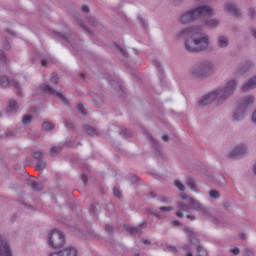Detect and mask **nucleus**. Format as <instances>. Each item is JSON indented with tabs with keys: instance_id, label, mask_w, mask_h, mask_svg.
Here are the masks:
<instances>
[{
	"instance_id": "f257e3e1",
	"label": "nucleus",
	"mask_w": 256,
	"mask_h": 256,
	"mask_svg": "<svg viewBox=\"0 0 256 256\" xmlns=\"http://www.w3.org/2000/svg\"><path fill=\"white\" fill-rule=\"evenodd\" d=\"M179 37H187L185 49L188 53H199L209 48V38L201 28L193 27L182 30Z\"/></svg>"
},
{
	"instance_id": "f03ea898",
	"label": "nucleus",
	"mask_w": 256,
	"mask_h": 256,
	"mask_svg": "<svg viewBox=\"0 0 256 256\" xmlns=\"http://www.w3.org/2000/svg\"><path fill=\"white\" fill-rule=\"evenodd\" d=\"M235 87H237V82L235 80H230L227 82L226 86L222 89L216 90L202 98L199 102L200 107H207L213 101H218V103H223L226 99H229L231 95L235 92Z\"/></svg>"
},
{
	"instance_id": "7ed1b4c3",
	"label": "nucleus",
	"mask_w": 256,
	"mask_h": 256,
	"mask_svg": "<svg viewBox=\"0 0 256 256\" xmlns=\"http://www.w3.org/2000/svg\"><path fill=\"white\" fill-rule=\"evenodd\" d=\"M211 15H213V10L211 7L199 6L196 9H192L184 13L180 17V23L187 25V23H193V21H197V19H201V17H211Z\"/></svg>"
},
{
	"instance_id": "20e7f679",
	"label": "nucleus",
	"mask_w": 256,
	"mask_h": 256,
	"mask_svg": "<svg viewBox=\"0 0 256 256\" xmlns=\"http://www.w3.org/2000/svg\"><path fill=\"white\" fill-rule=\"evenodd\" d=\"M180 199H182L183 201H187L188 206L178 203V207L180 210L176 212V217H179L180 219L183 218V213H187L189 209L205 213V208H203L201 203L193 198L187 197V194L180 195Z\"/></svg>"
},
{
	"instance_id": "39448f33",
	"label": "nucleus",
	"mask_w": 256,
	"mask_h": 256,
	"mask_svg": "<svg viewBox=\"0 0 256 256\" xmlns=\"http://www.w3.org/2000/svg\"><path fill=\"white\" fill-rule=\"evenodd\" d=\"M49 245L52 249H61L65 245V235L58 229L49 234Z\"/></svg>"
},
{
	"instance_id": "423d86ee",
	"label": "nucleus",
	"mask_w": 256,
	"mask_h": 256,
	"mask_svg": "<svg viewBox=\"0 0 256 256\" xmlns=\"http://www.w3.org/2000/svg\"><path fill=\"white\" fill-rule=\"evenodd\" d=\"M255 103V99L252 96H247L246 98L240 101V107L237 109L236 113L233 116L234 121H241L245 116V109Z\"/></svg>"
},
{
	"instance_id": "0eeeda50",
	"label": "nucleus",
	"mask_w": 256,
	"mask_h": 256,
	"mask_svg": "<svg viewBox=\"0 0 256 256\" xmlns=\"http://www.w3.org/2000/svg\"><path fill=\"white\" fill-rule=\"evenodd\" d=\"M40 89L43 93H48V95H55L58 97V99H60L62 101V103H64V105H67V98H65V96H63V94L61 92H57L55 90H53V88H51V86L44 84L42 86H40Z\"/></svg>"
},
{
	"instance_id": "6e6552de",
	"label": "nucleus",
	"mask_w": 256,
	"mask_h": 256,
	"mask_svg": "<svg viewBox=\"0 0 256 256\" xmlns=\"http://www.w3.org/2000/svg\"><path fill=\"white\" fill-rule=\"evenodd\" d=\"M0 256H13L9 244L0 236Z\"/></svg>"
},
{
	"instance_id": "1a4fd4ad",
	"label": "nucleus",
	"mask_w": 256,
	"mask_h": 256,
	"mask_svg": "<svg viewBox=\"0 0 256 256\" xmlns=\"http://www.w3.org/2000/svg\"><path fill=\"white\" fill-rule=\"evenodd\" d=\"M247 148L245 146H238L229 154L230 159H239L241 155H245Z\"/></svg>"
},
{
	"instance_id": "9d476101",
	"label": "nucleus",
	"mask_w": 256,
	"mask_h": 256,
	"mask_svg": "<svg viewBox=\"0 0 256 256\" xmlns=\"http://www.w3.org/2000/svg\"><path fill=\"white\" fill-rule=\"evenodd\" d=\"M0 86L1 87H9V86H12V87H15V89H17L18 93L19 92V83L15 82V81H9V78L3 76L0 78Z\"/></svg>"
},
{
	"instance_id": "9b49d317",
	"label": "nucleus",
	"mask_w": 256,
	"mask_h": 256,
	"mask_svg": "<svg viewBox=\"0 0 256 256\" xmlns=\"http://www.w3.org/2000/svg\"><path fill=\"white\" fill-rule=\"evenodd\" d=\"M211 73V66H200L197 72H193L195 77H205Z\"/></svg>"
},
{
	"instance_id": "f8f14e48",
	"label": "nucleus",
	"mask_w": 256,
	"mask_h": 256,
	"mask_svg": "<svg viewBox=\"0 0 256 256\" xmlns=\"http://www.w3.org/2000/svg\"><path fill=\"white\" fill-rule=\"evenodd\" d=\"M225 11H227L228 13H232V15H235V17H239L240 15L239 9H237V6H235V4H232V3H227L225 5Z\"/></svg>"
},
{
	"instance_id": "ddd939ff",
	"label": "nucleus",
	"mask_w": 256,
	"mask_h": 256,
	"mask_svg": "<svg viewBox=\"0 0 256 256\" xmlns=\"http://www.w3.org/2000/svg\"><path fill=\"white\" fill-rule=\"evenodd\" d=\"M256 87V77L251 78L246 84L242 86V92L249 91V89H255Z\"/></svg>"
},
{
	"instance_id": "4468645a",
	"label": "nucleus",
	"mask_w": 256,
	"mask_h": 256,
	"mask_svg": "<svg viewBox=\"0 0 256 256\" xmlns=\"http://www.w3.org/2000/svg\"><path fill=\"white\" fill-rule=\"evenodd\" d=\"M145 227V224L139 226V228L135 227H126V231H129L130 235H135L137 233H141V228Z\"/></svg>"
},
{
	"instance_id": "2eb2a0df",
	"label": "nucleus",
	"mask_w": 256,
	"mask_h": 256,
	"mask_svg": "<svg viewBox=\"0 0 256 256\" xmlns=\"http://www.w3.org/2000/svg\"><path fill=\"white\" fill-rule=\"evenodd\" d=\"M19 109V104L15 100H12L9 102L8 105V113H11V111H17Z\"/></svg>"
},
{
	"instance_id": "dca6fc26",
	"label": "nucleus",
	"mask_w": 256,
	"mask_h": 256,
	"mask_svg": "<svg viewBox=\"0 0 256 256\" xmlns=\"http://www.w3.org/2000/svg\"><path fill=\"white\" fill-rule=\"evenodd\" d=\"M229 45V40L223 36L218 38V47H227Z\"/></svg>"
},
{
	"instance_id": "f3484780",
	"label": "nucleus",
	"mask_w": 256,
	"mask_h": 256,
	"mask_svg": "<svg viewBox=\"0 0 256 256\" xmlns=\"http://www.w3.org/2000/svg\"><path fill=\"white\" fill-rule=\"evenodd\" d=\"M42 129L44 131H53V129H55V125H53L51 122H44L42 124Z\"/></svg>"
},
{
	"instance_id": "a211bd4d",
	"label": "nucleus",
	"mask_w": 256,
	"mask_h": 256,
	"mask_svg": "<svg viewBox=\"0 0 256 256\" xmlns=\"http://www.w3.org/2000/svg\"><path fill=\"white\" fill-rule=\"evenodd\" d=\"M62 150L63 148H61V146H54L50 148V155L54 157L55 155H57V153H61Z\"/></svg>"
},
{
	"instance_id": "6ab92c4d",
	"label": "nucleus",
	"mask_w": 256,
	"mask_h": 256,
	"mask_svg": "<svg viewBox=\"0 0 256 256\" xmlns=\"http://www.w3.org/2000/svg\"><path fill=\"white\" fill-rule=\"evenodd\" d=\"M47 167V162L39 161L36 165V171H43Z\"/></svg>"
},
{
	"instance_id": "aec40b11",
	"label": "nucleus",
	"mask_w": 256,
	"mask_h": 256,
	"mask_svg": "<svg viewBox=\"0 0 256 256\" xmlns=\"http://www.w3.org/2000/svg\"><path fill=\"white\" fill-rule=\"evenodd\" d=\"M32 189L34 191H43V185H41L39 182H32Z\"/></svg>"
},
{
	"instance_id": "412c9836",
	"label": "nucleus",
	"mask_w": 256,
	"mask_h": 256,
	"mask_svg": "<svg viewBox=\"0 0 256 256\" xmlns=\"http://www.w3.org/2000/svg\"><path fill=\"white\" fill-rule=\"evenodd\" d=\"M31 121H33V117H31L30 115H26L22 118L23 125H29Z\"/></svg>"
},
{
	"instance_id": "4be33fe9",
	"label": "nucleus",
	"mask_w": 256,
	"mask_h": 256,
	"mask_svg": "<svg viewBox=\"0 0 256 256\" xmlns=\"http://www.w3.org/2000/svg\"><path fill=\"white\" fill-rule=\"evenodd\" d=\"M206 27H217L219 25V21L217 20H210L205 23Z\"/></svg>"
},
{
	"instance_id": "5701e85b",
	"label": "nucleus",
	"mask_w": 256,
	"mask_h": 256,
	"mask_svg": "<svg viewBox=\"0 0 256 256\" xmlns=\"http://www.w3.org/2000/svg\"><path fill=\"white\" fill-rule=\"evenodd\" d=\"M50 82L53 83V85H57L59 83V76H57V74L53 73L51 75Z\"/></svg>"
},
{
	"instance_id": "b1692460",
	"label": "nucleus",
	"mask_w": 256,
	"mask_h": 256,
	"mask_svg": "<svg viewBox=\"0 0 256 256\" xmlns=\"http://www.w3.org/2000/svg\"><path fill=\"white\" fill-rule=\"evenodd\" d=\"M174 185L175 187H177V189H179V191H185V186L183 185V183H181V181L176 180Z\"/></svg>"
},
{
	"instance_id": "393cba45",
	"label": "nucleus",
	"mask_w": 256,
	"mask_h": 256,
	"mask_svg": "<svg viewBox=\"0 0 256 256\" xmlns=\"http://www.w3.org/2000/svg\"><path fill=\"white\" fill-rule=\"evenodd\" d=\"M77 111L79 113H81L82 115H87V112H85V108L83 107V104L82 103H79L77 105Z\"/></svg>"
},
{
	"instance_id": "a878e982",
	"label": "nucleus",
	"mask_w": 256,
	"mask_h": 256,
	"mask_svg": "<svg viewBox=\"0 0 256 256\" xmlns=\"http://www.w3.org/2000/svg\"><path fill=\"white\" fill-rule=\"evenodd\" d=\"M160 211L162 213H169V211H173V207H171V206H162V207H160Z\"/></svg>"
},
{
	"instance_id": "bb28decb",
	"label": "nucleus",
	"mask_w": 256,
	"mask_h": 256,
	"mask_svg": "<svg viewBox=\"0 0 256 256\" xmlns=\"http://www.w3.org/2000/svg\"><path fill=\"white\" fill-rule=\"evenodd\" d=\"M33 158L38 160V161H39V159H43V152H39V151L34 152L33 153Z\"/></svg>"
},
{
	"instance_id": "cd10ccee",
	"label": "nucleus",
	"mask_w": 256,
	"mask_h": 256,
	"mask_svg": "<svg viewBox=\"0 0 256 256\" xmlns=\"http://www.w3.org/2000/svg\"><path fill=\"white\" fill-rule=\"evenodd\" d=\"M158 201L159 203H169L171 199H169V197L159 196Z\"/></svg>"
},
{
	"instance_id": "c85d7f7f",
	"label": "nucleus",
	"mask_w": 256,
	"mask_h": 256,
	"mask_svg": "<svg viewBox=\"0 0 256 256\" xmlns=\"http://www.w3.org/2000/svg\"><path fill=\"white\" fill-rule=\"evenodd\" d=\"M187 183H188V187L192 189V191H195V181L189 178Z\"/></svg>"
},
{
	"instance_id": "c756f323",
	"label": "nucleus",
	"mask_w": 256,
	"mask_h": 256,
	"mask_svg": "<svg viewBox=\"0 0 256 256\" xmlns=\"http://www.w3.org/2000/svg\"><path fill=\"white\" fill-rule=\"evenodd\" d=\"M86 131L88 132V135H97V130L87 126Z\"/></svg>"
},
{
	"instance_id": "7c9ffc66",
	"label": "nucleus",
	"mask_w": 256,
	"mask_h": 256,
	"mask_svg": "<svg viewBox=\"0 0 256 256\" xmlns=\"http://www.w3.org/2000/svg\"><path fill=\"white\" fill-rule=\"evenodd\" d=\"M209 195H210V197H212L213 199H218V197H219V192H217V191H215V190H211V191L209 192Z\"/></svg>"
},
{
	"instance_id": "2f4dec72",
	"label": "nucleus",
	"mask_w": 256,
	"mask_h": 256,
	"mask_svg": "<svg viewBox=\"0 0 256 256\" xmlns=\"http://www.w3.org/2000/svg\"><path fill=\"white\" fill-rule=\"evenodd\" d=\"M113 195H114V197H116L117 199H121V192H120L117 188H115V189L113 190Z\"/></svg>"
},
{
	"instance_id": "473e14b6",
	"label": "nucleus",
	"mask_w": 256,
	"mask_h": 256,
	"mask_svg": "<svg viewBox=\"0 0 256 256\" xmlns=\"http://www.w3.org/2000/svg\"><path fill=\"white\" fill-rule=\"evenodd\" d=\"M230 253H233V255H239V248H232Z\"/></svg>"
},
{
	"instance_id": "72a5a7b5",
	"label": "nucleus",
	"mask_w": 256,
	"mask_h": 256,
	"mask_svg": "<svg viewBox=\"0 0 256 256\" xmlns=\"http://www.w3.org/2000/svg\"><path fill=\"white\" fill-rule=\"evenodd\" d=\"M105 231H106L107 233H111V231H113V228L111 227V225L107 224V225L105 226Z\"/></svg>"
},
{
	"instance_id": "f704fd0d",
	"label": "nucleus",
	"mask_w": 256,
	"mask_h": 256,
	"mask_svg": "<svg viewBox=\"0 0 256 256\" xmlns=\"http://www.w3.org/2000/svg\"><path fill=\"white\" fill-rule=\"evenodd\" d=\"M81 9H82L83 13H89V6L84 5L81 7Z\"/></svg>"
},
{
	"instance_id": "c9c22d12",
	"label": "nucleus",
	"mask_w": 256,
	"mask_h": 256,
	"mask_svg": "<svg viewBox=\"0 0 256 256\" xmlns=\"http://www.w3.org/2000/svg\"><path fill=\"white\" fill-rule=\"evenodd\" d=\"M0 61H2V63H5V61H7V58L5 57V55L0 54Z\"/></svg>"
},
{
	"instance_id": "e433bc0d",
	"label": "nucleus",
	"mask_w": 256,
	"mask_h": 256,
	"mask_svg": "<svg viewBox=\"0 0 256 256\" xmlns=\"http://www.w3.org/2000/svg\"><path fill=\"white\" fill-rule=\"evenodd\" d=\"M172 224L174 225V227H179V225H181V223L177 220H174Z\"/></svg>"
},
{
	"instance_id": "4c0bfd02",
	"label": "nucleus",
	"mask_w": 256,
	"mask_h": 256,
	"mask_svg": "<svg viewBox=\"0 0 256 256\" xmlns=\"http://www.w3.org/2000/svg\"><path fill=\"white\" fill-rule=\"evenodd\" d=\"M187 219H190L191 221H194L195 220V217L192 216V215H186Z\"/></svg>"
},
{
	"instance_id": "58836bf2",
	"label": "nucleus",
	"mask_w": 256,
	"mask_h": 256,
	"mask_svg": "<svg viewBox=\"0 0 256 256\" xmlns=\"http://www.w3.org/2000/svg\"><path fill=\"white\" fill-rule=\"evenodd\" d=\"M162 139H163L164 141H169V136H168V135H163V136H162Z\"/></svg>"
},
{
	"instance_id": "ea45409f",
	"label": "nucleus",
	"mask_w": 256,
	"mask_h": 256,
	"mask_svg": "<svg viewBox=\"0 0 256 256\" xmlns=\"http://www.w3.org/2000/svg\"><path fill=\"white\" fill-rule=\"evenodd\" d=\"M83 180H84V183L87 184V175L83 174Z\"/></svg>"
},
{
	"instance_id": "a19ab883",
	"label": "nucleus",
	"mask_w": 256,
	"mask_h": 256,
	"mask_svg": "<svg viewBox=\"0 0 256 256\" xmlns=\"http://www.w3.org/2000/svg\"><path fill=\"white\" fill-rule=\"evenodd\" d=\"M254 13H255V11H253V9L249 10V15H251V17H253Z\"/></svg>"
},
{
	"instance_id": "79ce46f5",
	"label": "nucleus",
	"mask_w": 256,
	"mask_h": 256,
	"mask_svg": "<svg viewBox=\"0 0 256 256\" xmlns=\"http://www.w3.org/2000/svg\"><path fill=\"white\" fill-rule=\"evenodd\" d=\"M46 64H47V61L41 60V65H42V67H45Z\"/></svg>"
},
{
	"instance_id": "37998d69",
	"label": "nucleus",
	"mask_w": 256,
	"mask_h": 256,
	"mask_svg": "<svg viewBox=\"0 0 256 256\" xmlns=\"http://www.w3.org/2000/svg\"><path fill=\"white\" fill-rule=\"evenodd\" d=\"M142 243L144 244V245H149V240H142Z\"/></svg>"
},
{
	"instance_id": "c03bdc74",
	"label": "nucleus",
	"mask_w": 256,
	"mask_h": 256,
	"mask_svg": "<svg viewBox=\"0 0 256 256\" xmlns=\"http://www.w3.org/2000/svg\"><path fill=\"white\" fill-rule=\"evenodd\" d=\"M169 249H171V251H177V248L175 246H170Z\"/></svg>"
},
{
	"instance_id": "a18cd8bd",
	"label": "nucleus",
	"mask_w": 256,
	"mask_h": 256,
	"mask_svg": "<svg viewBox=\"0 0 256 256\" xmlns=\"http://www.w3.org/2000/svg\"><path fill=\"white\" fill-rule=\"evenodd\" d=\"M240 239H245V233H240Z\"/></svg>"
},
{
	"instance_id": "49530a36",
	"label": "nucleus",
	"mask_w": 256,
	"mask_h": 256,
	"mask_svg": "<svg viewBox=\"0 0 256 256\" xmlns=\"http://www.w3.org/2000/svg\"><path fill=\"white\" fill-rule=\"evenodd\" d=\"M252 35H253L254 39H256V31L255 30L252 31Z\"/></svg>"
},
{
	"instance_id": "de8ad7c7",
	"label": "nucleus",
	"mask_w": 256,
	"mask_h": 256,
	"mask_svg": "<svg viewBox=\"0 0 256 256\" xmlns=\"http://www.w3.org/2000/svg\"><path fill=\"white\" fill-rule=\"evenodd\" d=\"M249 67H251V64H247V65L245 66L246 69H249Z\"/></svg>"
},
{
	"instance_id": "09e8293b",
	"label": "nucleus",
	"mask_w": 256,
	"mask_h": 256,
	"mask_svg": "<svg viewBox=\"0 0 256 256\" xmlns=\"http://www.w3.org/2000/svg\"><path fill=\"white\" fill-rule=\"evenodd\" d=\"M247 70H245V67L242 68V73H246Z\"/></svg>"
},
{
	"instance_id": "8fccbe9b",
	"label": "nucleus",
	"mask_w": 256,
	"mask_h": 256,
	"mask_svg": "<svg viewBox=\"0 0 256 256\" xmlns=\"http://www.w3.org/2000/svg\"><path fill=\"white\" fill-rule=\"evenodd\" d=\"M186 256H193V253L188 252Z\"/></svg>"
},
{
	"instance_id": "3c124183",
	"label": "nucleus",
	"mask_w": 256,
	"mask_h": 256,
	"mask_svg": "<svg viewBox=\"0 0 256 256\" xmlns=\"http://www.w3.org/2000/svg\"><path fill=\"white\" fill-rule=\"evenodd\" d=\"M82 79H85V74H81Z\"/></svg>"
},
{
	"instance_id": "603ef678",
	"label": "nucleus",
	"mask_w": 256,
	"mask_h": 256,
	"mask_svg": "<svg viewBox=\"0 0 256 256\" xmlns=\"http://www.w3.org/2000/svg\"><path fill=\"white\" fill-rule=\"evenodd\" d=\"M118 49H119L120 53H123V49H121V48H118Z\"/></svg>"
},
{
	"instance_id": "864d4df0",
	"label": "nucleus",
	"mask_w": 256,
	"mask_h": 256,
	"mask_svg": "<svg viewBox=\"0 0 256 256\" xmlns=\"http://www.w3.org/2000/svg\"><path fill=\"white\" fill-rule=\"evenodd\" d=\"M66 127H69V125L66 123Z\"/></svg>"
}]
</instances>
